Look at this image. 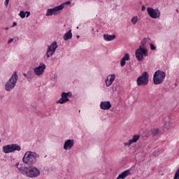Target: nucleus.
Masks as SVG:
<instances>
[{"instance_id":"2eb2a0df","label":"nucleus","mask_w":179,"mask_h":179,"mask_svg":"<svg viewBox=\"0 0 179 179\" xmlns=\"http://www.w3.org/2000/svg\"><path fill=\"white\" fill-rule=\"evenodd\" d=\"M100 108L101 110H110L111 108V103L108 101H101L100 103Z\"/></svg>"},{"instance_id":"f8f14e48","label":"nucleus","mask_w":179,"mask_h":179,"mask_svg":"<svg viewBox=\"0 0 179 179\" xmlns=\"http://www.w3.org/2000/svg\"><path fill=\"white\" fill-rule=\"evenodd\" d=\"M141 138V136L138 135V134H135L133 136L131 139L129 140L128 143H124V146H131L132 145V143H136L137 141H139Z\"/></svg>"},{"instance_id":"f3484780","label":"nucleus","mask_w":179,"mask_h":179,"mask_svg":"<svg viewBox=\"0 0 179 179\" xmlns=\"http://www.w3.org/2000/svg\"><path fill=\"white\" fill-rule=\"evenodd\" d=\"M74 141L73 140H66L64 145V149L65 150H68V149H71L72 146H73Z\"/></svg>"},{"instance_id":"6ab92c4d","label":"nucleus","mask_w":179,"mask_h":179,"mask_svg":"<svg viewBox=\"0 0 179 179\" xmlns=\"http://www.w3.org/2000/svg\"><path fill=\"white\" fill-rule=\"evenodd\" d=\"M115 39V34L110 35V34H105L103 35V40H105V41H113Z\"/></svg>"},{"instance_id":"7c9ffc66","label":"nucleus","mask_w":179,"mask_h":179,"mask_svg":"<svg viewBox=\"0 0 179 179\" xmlns=\"http://www.w3.org/2000/svg\"><path fill=\"white\" fill-rule=\"evenodd\" d=\"M16 24H17L16 22H13V27H15V26H16Z\"/></svg>"},{"instance_id":"4468645a","label":"nucleus","mask_w":179,"mask_h":179,"mask_svg":"<svg viewBox=\"0 0 179 179\" xmlns=\"http://www.w3.org/2000/svg\"><path fill=\"white\" fill-rule=\"evenodd\" d=\"M114 80H115V74L109 75L107 79L105 80L107 87H108V86H111Z\"/></svg>"},{"instance_id":"dca6fc26","label":"nucleus","mask_w":179,"mask_h":179,"mask_svg":"<svg viewBox=\"0 0 179 179\" xmlns=\"http://www.w3.org/2000/svg\"><path fill=\"white\" fill-rule=\"evenodd\" d=\"M129 59H131V57H129V54L126 53L120 61V66L122 67L125 66L127 64L126 61H129Z\"/></svg>"},{"instance_id":"ddd939ff","label":"nucleus","mask_w":179,"mask_h":179,"mask_svg":"<svg viewBox=\"0 0 179 179\" xmlns=\"http://www.w3.org/2000/svg\"><path fill=\"white\" fill-rule=\"evenodd\" d=\"M69 96V92H62V98L57 102L59 103L60 104H64V103H66V101H69V99H68V96Z\"/></svg>"},{"instance_id":"473e14b6","label":"nucleus","mask_w":179,"mask_h":179,"mask_svg":"<svg viewBox=\"0 0 179 179\" xmlns=\"http://www.w3.org/2000/svg\"><path fill=\"white\" fill-rule=\"evenodd\" d=\"M176 12L178 13V12H179L178 9H176Z\"/></svg>"},{"instance_id":"a211bd4d","label":"nucleus","mask_w":179,"mask_h":179,"mask_svg":"<svg viewBox=\"0 0 179 179\" xmlns=\"http://www.w3.org/2000/svg\"><path fill=\"white\" fill-rule=\"evenodd\" d=\"M128 176H131V171L129 170H126L124 172H122V173H120L117 179H124V178H127V177H128Z\"/></svg>"},{"instance_id":"72a5a7b5","label":"nucleus","mask_w":179,"mask_h":179,"mask_svg":"<svg viewBox=\"0 0 179 179\" xmlns=\"http://www.w3.org/2000/svg\"><path fill=\"white\" fill-rule=\"evenodd\" d=\"M8 29H9V28L6 27V30H8Z\"/></svg>"},{"instance_id":"f03ea898","label":"nucleus","mask_w":179,"mask_h":179,"mask_svg":"<svg viewBox=\"0 0 179 179\" xmlns=\"http://www.w3.org/2000/svg\"><path fill=\"white\" fill-rule=\"evenodd\" d=\"M38 155L34 152L27 151L22 159L23 163L25 164H34L37 162Z\"/></svg>"},{"instance_id":"f257e3e1","label":"nucleus","mask_w":179,"mask_h":179,"mask_svg":"<svg viewBox=\"0 0 179 179\" xmlns=\"http://www.w3.org/2000/svg\"><path fill=\"white\" fill-rule=\"evenodd\" d=\"M15 166L18 170L21 171L22 174H24V176H27V177H30L31 178L38 177V175L40 174V170L36 167H32L29 169V168L22 167L19 163H17Z\"/></svg>"},{"instance_id":"393cba45","label":"nucleus","mask_w":179,"mask_h":179,"mask_svg":"<svg viewBox=\"0 0 179 179\" xmlns=\"http://www.w3.org/2000/svg\"><path fill=\"white\" fill-rule=\"evenodd\" d=\"M141 45L142 47H145V45H146V40H143L141 41Z\"/></svg>"},{"instance_id":"2f4dec72","label":"nucleus","mask_w":179,"mask_h":179,"mask_svg":"<svg viewBox=\"0 0 179 179\" xmlns=\"http://www.w3.org/2000/svg\"><path fill=\"white\" fill-rule=\"evenodd\" d=\"M24 78H27V74L24 73Z\"/></svg>"},{"instance_id":"6e6552de","label":"nucleus","mask_w":179,"mask_h":179,"mask_svg":"<svg viewBox=\"0 0 179 179\" xmlns=\"http://www.w3.org/2000/svg\"><path fill=\"white\" fill-rule=\"evenodd\" d=\"M64 4H61L58 6L55 7L54 8H49L46 12V16H52V15H57L59 10L64 9Z\"/></svg>"},{"instance_id":"c9c22d12","label":"nucleus","mask_w":179,"mask_h":179,"mask_svg":"<svg viewBox=\"0 0 179 179\" xmlns=\"http://www.w3.org/2000/svg\"><path fill=\"white\" fill-rule=\"evenodd\" d=\"M27 79H29V78L27 76Z\"/></svg>"},{"instance_id":"9d476101","label":"nucleus","mask_w":179,"mask_h":179,"mask_svg":"<svg viewBox=\"0 0 179 179\" xmlns=\"http://www.w3.org/2000/svg\"><path fill=\"white\" fill-rule=\"evenodd\" d=\"M57 48H58V45H57V42L54 41L50 45L48 46L46 55L48 58L50 57H52L54 55V52H55Z\"/></svg>"},{"instance_id":"bb28decb","label":"nucleus","mask_w":179,"mask_h":179,"mask_svg":"<svg viewBox=\"0 0 179 179\" xmlns=\"http://www.w3.org/2000/svg\"><path fill=\"white\" fill-rule=\"evenodd\" d=\"M4 4H5V6H8V5H9V0H6Z\"/></svg>"},{"instance_id":"39448f33","label":"nucleus","mask_w":179,"mask_h":179,"mask_svg":"<svg viewBox=\"0 0 179 179\" xmlns=\"http://www.w3.org/2000/svg\"><path fill=\"white\" fill-rule=\"evenodd\" d=\"M149 83V73L146 71L137 78L138 86H146Z\"/></svg>"},{"instance_id":"c85d7f7f","label":"nucleus","mask_w":179,"mask_h":179,"mask_svg":"<svg viewBox=\"0 0 179 179\" xmlns=\"http://www.w3.org/2000/svg\"><path fill=\"white\" fill-rule=\"evenodd\" d=\"M71 1H66L65 3H63V5H70Z\"/></svg>"},{"instance_id":"e433bc0d","label":"nucleus","mask_w":179,"mask_h":179,"mask_svg":"<svg viewBox=\"0 0 179 179\" xmlns=\"http://www.w3.org/2000/svg\"><path fill=\"white\" fill-rule=\"evenodd\" d=\"M27 79H29V78L27 76Z\"/></svg>"},{"instance_id":"1a4fd4ad","label":"nucleus","mask_w":179,"mask_h":179,"mask_svg":"<svg viewBox=\"0 0 179 179\" xmlns=\"http://www.w3.org/2000/svg\"><path fill=\"white\" fill-rule=\"evenodd\" d=\"M147 12L152 19H159L160 17V10L153 8H148Z\"/></svg>"},{"instance_id":"423d86ee","label":"nucleus","mask_w":179,"mask_h":179,"mask_svg":"<svg viewBox=\"0 0 179 179\" xmlns=\"http://www.w3.org/2000/svg\"><path fill=\"white\" fill-rule=\"evenodd\" d=\"M143 55L144 57H148V49L140 46L138 49L136 50V58L138 61H142L143 59Z\"/></svg>"},{"instance_id":"9b49d317","label":"nucleus","mask_w":179,"mask_h":179,"mask_svg":"<svg viewBox=\"0 0 179 179\" xmlns=\"http://www.w3.org/2000/svg\"><path fill=\"white\" fill-rule=\"evenodd\" d=\"M45 68H47V66L44 64V63H40L38 67L34 68V72L36 76H41V75L44 73Z\"/></svg>"},{"instance_id":"aec40b11","label":"nucleus","mask_w":179,"mask_h":179,"mask_svg":"<svg viewBox=\"0 0 179 179\" xmlns=\"http://www.w3.org/2000/svg\"><path fill=\"white\" fill-rule=\"evenodd\" d=\"M72 38V29H70L64 35V40L65 41Z\"/></svg>"},{"instance_id":"f704fd0d","label":"nucleus","mask_w":179,"mask_h":179,"mask_svg":"<svg viewBox=\"0 0 179 179\" xmlns=\"http://www.w3.org/2000/svg\"><path fill=\"white\" fill-rule=\"evenodd\" d=\"M79 37H80L79 36H77V38H79Z\"/></svg>"},{"instance_id":"4c0bfd02","label":"nucleus","mask_w":179,"mask_h":179,"mask_svg":"<svg viewBox=\"0 0 179 179\" xmlns=\"http://www.w3.org/2000/svg\"><path fill=\"white\" fill-rule=\"evenodd\" d=\"M0 142H1V140H0Z\"/></svg>"},{"instance_id":"cd10ccee","label":"nucleus","mask_w":179,"mask_h":179,"mask_svg":"<svg viewBox=\"0 0 179 179\" xmlns=\"http://www.w3.org/2000/svg\"><path fill=\"white\" fill-rule=\"evenodd\" d=\"M13 42V38H10L8 41V44H10V43Z\"/></svg>"},{"instance_id":"4be33fe9","label":"nucleus","mask_w":179,"mask_h":179,"mask_svg":"<svg viewBox=\"0 0 179 179\" xmlns=\"http://www.w3.org/2000/svg\"><path fill=\"white\" fill-rule=\"evenodd\" d=\"M20 16L22 19H24V17H26V13L24 11H20Z\"/></svg>"},{"instance_id":"0eeeda50","label":"nucleus","mask_w":179,"mask_h":179,"mask_svg":"<svg viewBox=\"0 0 179 179\" xmlns=\"http://www.w3.org/2000/svg\"><path fill=\"white\" fill-rule=\"evenodd\" d=\"M21 148L17 144H11L5 145L3 147V152L4 153H12L13 152H15V150H17V152H20Z\"/></svg>"},{"instance_id":"a878e982","label":"nucleus","mask_w":179,"mask_h":179,"mask_svg":"<svg viewBox=\"0 0 179 179\" xmlns=\"http://www.w3.org/2000/svg\"><path fill=\"white\" fill-rule=\"evenodd\" d=\"M25 16H26L27 17H29V16H30V12H29V11H27V12L25 13Z\"/></svg>"},{"instance_id":"20e7f679","label":"nucleus","mask_w":179,"mask_h":179,"mask_svg":"<svg viewBox=\"0 0 179 179\" xmlns=\"http://www.w3.org/2000/svg\"><path fill=\"white\" fill-rule=\"evenodd\" d=\"M166 78V73L158 70L155 71L153 76V82L155 85H160L163 83L164 78Z\"/></svg>"},{"instance_id":"5701e85b","label":"nucleus","mask_w":179,"mask_h":179,"mask_svg":"<svg viewBox=\"0 0 179 179\" xmlns=\"http://www.w3.org/2000/svg\"><path fill=\"white\" fill-rule=\"evenodd\" d=\"M159 134V129H155L152 130V135L153 136H156Z\"/></svg>"},{"instance_id":"7ed1b4c3","label":"nucleus","mask_w":179,"mask_h":179,"mask_svg":"<svg viewBox=\"0 0 179 179\" xmlns=\"http://www.w3.org/2000/svg\"><path fill=\"white\" fill-rule=\"evenodd\" d=\"M17 79H19L17 77V73L15 72L5 85V89L7 92H10V90H12V89L16 86V83H17Z\"/></svg>"},{"instance_id":"412c9836","label":"nucleus","mask_w":179,"mask_h":179,"mask_svg":"<svg viewBox=\"0 0 179 179\" xmlns=\"http://www.w3.org/2000/svg\"><path fill=\"white\" fill-rule=\"evenodd\" d=\"M131 23H133V24H136V23H138V16L131 18Z\"/></svg>"},{"instance_id":"b1692460","label":"nucleus","mask_w":179,"mask_h":179,"mask_svg":"<svg viewBox=\"0 0 179 179\" xmlns=\"http://www.w3.org/2000/svg\"><path fill=\"white\" fill-rule=\"evenodd\" d=\"M150 50H152V51H155V50H156V46H155V45L153 43H150Z\"/></svg>"},{"instance_id":"c756f323","label":"nucleus","mask_w":179,"mask_h":179,"mask_svg":"<svg viewBox=\"0 0 179 179\" xmlns=\"http://www.w3.org/2000/svg\"><path fill=\"white\" fill-rule=\"evenodd\" d=\"M145 9H146V7H145V6H143L141 7V10H145Z\"/></svg>"}]
</instances>
